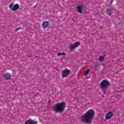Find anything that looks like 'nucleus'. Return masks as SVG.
<instances>
[{
    "label": "nucleus",
    "mask_w": 124,
    "mask_h": 124,
    "mask_svg": "<svg viewBox=\"0 0 124 124\" xmlns=\"http://www.w3.org/2000/svg\"><path fill=\"white\" fill-rule=\"evenodd\" d=\"M113 117V113L111 111L107 112L105 115V120H110Z\"/></svg>",
    "instance_id": "obj_6"
},
{
    "label": "nucleus",
    "mask_w": 124,
    "mask_h": 124,
    "mask_svg": "<svg viewBox=\"0 0 124 124\" xmlns=\"http://www.w3.org/2000/svg\"><path fill=\"white\" fill-rule=\"evenodd\" d=\"M109 86H110V83L106 80H103L100 84V87L102 90L107 89Z\"/></svg>",
    "instance_id": "obj_3"
},
{
    "label": "nucleus",
    "mask_w": 124,
    "mask_h": 124,
    "mask_svg": "<svg viewBox=\"0 0 124 124\" xmlns=\"http://www.w3.org/2000/svg\"><path fill=\"white\" fill-rule=\"evenodd\" d=\"M17 9H19V5L18 4H16L14 5L13 8H12V11H16Z\"/></svg>",
    "instance_id": "obj_10"
},
{
    "label": "nucleus",
    "mask_w": 124,
    "mask_h": 124,
    "mask_svg": "<svg viewBox=\"0 0 124 124\" xmlns=\"http://www.w3.org/2000/svg\"><path fill=\"white\" fill-rule=\"evenodd\" d=\"M99 65H95L93 68L94 69V70H97V69H98V67H99Z\"/></svg>",
    "instance_id": "obj_14"
},
{
    "label": "nucleus",
    "mask_w": 124,
    "mask_h": 124,
    "mask_svg": "<svg viewBox=\"0 0 124 124\" xmlns=\"http://www.w3.org/2000/svg\"><path fill=\"white\" fill-rule=\"evenodd\" d=\"M95 111L93 109H89L84 115H81L80 120L84 124H90L93 121Z\"/></svg>",
    "instance_id": "obj_1"
},
{
    "label": "nucleus",
    "mask_w": 124,
    "mask_h": 124,
    "mask_svg": "<svg viewBox=\"0 0 124 124\" xmlns=\"http://www.w3.org/2000/svg\"><path fill=\"white\" fill-rule=\"evenodd\" d=\"M57 56L58 57H60V56H65V53L62 52V53H60L57 54Z\"/></svg>",
    "instance_id": "obj_13"
},
{
    "label": "nucleus",
    "mask_w": 124,
    "mask_h": 124,
    "mask_svg": "<svg viewBox=\"0 0 124 124\" xmlns=\"http://www.w3.org/2000/svg\"><path fill=\"white\" fill-rule=\"evenodd\" d=\"M66 107L65 102H62L56 104L53 108V111L56 113H62Z\"/></svg>",
    "instance_id": "obj_2"
},
{
    "label": "nucleus",
    "mask_w": 124,
    "mask_h": 124,
    "mask_svg": "<svg viewBox=\"0 0 124 124\" xmlns=\"http://www.w3.org/2000/svg\"><path fill=\"white\" fill-rule=\"evenodd\" d=\"M70 70H68L67 69H64L62 71V78L68 77V76L70 75Z\"/></svg>",
    "instance_id": "obj_4"
},
{
    "label": "nucleus",
    "mask_w": 124,
    "mask_h": 124,
    "mask_svg": "<svg viewBox=\"0 0 124 124\" xmlns=\"http://www.w3.org/2000/svg\"><path fill=\"white\" fill-rule=\"evenodd\" d=\"M81 45V42H77L74 44H71L70 46L69 47V49L71 50V51H73L74 49H76L77 47H78V46H80Z\"/></svg>",
    "instance_id": "obj_5"
},
{
    "label": "nucleus",
    "mask_w": 124,
    "mask_h": 124,
    "mask_svg": "<svg viewBox=\"0 0 124 124\" xmlns=\"http://www.w3.org/2000/svg\"><path fill=\"white\" fill-rule=\"evenodd\" d=\"M19 30H20V28H17V29H16V31H19Z\"/></svg>",
    "instance_id": "obj_19"
},
{
    "label": "nucleus",
    "mask_w": 124,
    "mask_h": 124,
    "mask_svg": "<svg viewBox=\"0 0 124 124\" xmlns=\"http://www.w3.org/2000/svg\"><path fill=\"white\" fill-rule=\"evenodd\" d=\"M99 62H102L104 61V57L101 56L99 58Z\"/></svg>",
    "instance_id": "obj_15"
},
{
    "label": "nucleus",
    "mask_w": 124,
    "mask_h": 124,
    "mask_svg": "<svg viewBox=\"0 0 124 124\" xmlns=\"http://www.w3.org/2000/svg\"><path fill=\"white\" fill-rule=\"evenodd\" d=\"M25 124H37V122L33 120L30 119L26 121Z\"/></svg>",
    "instance_id": "obj_7"
},
{
    "label": "nucleus",
    "mask_w": 124,
    "mask_h": 124,
    "mask_svg": "<svg viewBox=\"0 0 124 124\" xmlns=\"http://www.w3.org/2000/svg\"><path fill=\"white\" fill-rule=\"evenodd\" d=\"M5 78H6V79H7V80L9 79L10 78V74L8 73H6L5 74Z\"/></svg>",
    "instance_id": "obj_11"
},
{
    "label": "nucleus",
    "mask_w": 124,
    "mask_h": 124,
    "mask_svg": "<svg viewBox=\"0 0 124 124\" xmlns=\"http://www.w3.org/2000/svg\"><path fill=\"white\" fill-rule=\"evenodd\" d=\"M103 92L104 94H106V93H105V91L104 90H103Z\"/></svg>",
    "instance_id": "obj_18"
},
{
    "label": "nucleus",
    "mask_w": 124,
    "mask_h": 124,
    "mask_svg": "<svg viewBox=\"0 0 124 124\" xmlns=\"http://www.w3.org/2000/svg\"><path fill=\"white\" fill-rule=\"evenodd\" d=\"M84 9V6L82 5H79L78 6H77V10L78 13H83V10Z\"/></svg>",
    "instance_id": "obj_8"
},
{
    "label": "nucleus",
    "mask_w": 124,
    "mask_h": 124,
    "mask_svg": "<svg viewBox=\"0 0 124 124\" xmlns=\"http://www.w3.org/2000/svg\"><path fill=\"white\" fill-rule=\"evenodd\" d=\"M43 29H46L49 26V22L44 21L42 24Z\"/></svg>",
    "instance_id": "obj_9"
},
{
    "label": "nucleus",
    "mask_w": 124,
    "mask_h": 124,
    "mask_svg": "<svg viewBox=\"0 0 124 124\" xmlns=\"http://www.w3.org/2000/svg\"><path fill=\"white\" fill-rule=\"evenodd\" d=\"M107 14H108V15H109V16L112 15V10L108 9L107 10Z\"/></svg>",
    "instance_id": "obj_12"
},
{
    "label": "nucleus",
    "mask_w": 124,
    "mask_h": 124,
    "mask_svg": "<svg viewBox=\"0 0 124 124\" xmlns=\"http://www.w3.org/2000/svg\"><path fill=\"white\" fill-rule=\"evenodd\" d=\"M89 72H90V70H87V71L84 72V75H85V76H87V75H88Z\"/></svg>",
    "instance_id": "obj_16"
},
{
    "label": "nucleus",
    "mask_w": 124,
    "mask_h": 124,
    "mask_svg": "<svg viewBox=\"0 0 124 124\" xmlns=\"http://www.w3.org/2000/svg\"><path fill=\"white\" fill-rule=\"evenodd\" d=\"M14 4H13V3H11L10 5H9V8L11 10H12V8H13V5H14Z\"/></svg>",
    "instance_id": "obj_17"
}]
</instances>
